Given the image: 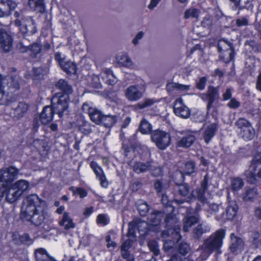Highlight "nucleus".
<instances>
[{
    "instance_id": "f257e3e1",
    "label": "nucleus",
    "mask_w": 261,
    "mask_h": 261,
    "mask_svg": "<svg viewBox=\"0 0 261 261\" xmlns=\"http://www.w3.org/2000/svg\"><path fill=\"white\" fill-rule=\"evenodd\" d=\"M47 216L46 202L37 194H31L23 201L20 218L35 226L43 223Z\"/></svg>"
},
{
    "instance_id": "f03ea898",
    "label": "nucleus",
    "mask_w": 261,
    "mask_h": 261,
    "mask_svg": "<svg viewBox=\"0 0 261 261\" xmlns=\"http://www.w3.org/2000/svg\"><path fill=\"white\" fill-rule=\"evenodd\" d=\"M225 230L223 229H219L211 234L204 241L201 246L203 252L201 257L203 259H206L212 252L218 251L223 244V240L225 237Z\"/></svg>"
},
{
    "instance_id": "7ed1b4c3",
    "label": "nucleus",
    "mask_w": 261,
    "mask_h": 261,
    "mask_svg": "<svg viewBox=\"0 0 261 261\" xmlns=\"http://www.w3.org/2000/svg\"><path fill=\"white\" fill-rule=\"evenodd\" d=\"M30 183L26 180H18L9 186V191L7 196V201L12 203L16 201L28 190Z\"/></svg>"
},
{
    "instance_id": "20e7f679",
    "label": "nucleus",
    "mask_w": 261,
    "mask_h": 261,
    "mask_svg": "<svg viewBox=\"0 0 261 261\" xmlns=\"http://www.w3.org/2000/svg\"><path fill=\"white\" fill-rule=\"evenodd\" d=\"M69 100L68 95L56 94L53 97L50 107L53 110L54 113H57L60 117H62L63 113L68 108Z\"/></svg>"
},
{
    "instance_id": "39448f33",
    "label": "nucleus",
    "mask_w": 261,
    "mask_h": 261,
    "mask_svg": "<svg viewBox=\"0 0 261 261\" xmlns=\"http://www.w3.org/2000/svg\"><path fill=\"white\" fill-rule=\"evenodd\" d=\"M152 141L161 150L165 149L171 143L169 133L161 130L153 131L151 135Z\"/></svg>"
},
{
    "instance_id": "423d86ee",
    "label": "nucleus",
    "mask_w": 261,
    "mask_h": 261,
    "mask_svg": "<svg viewBox=\"0 0 261 261\" xmlns=\"http://www.w3.org/2000/svg\"><path fill=\"white\" fill-rule=\"evenodd\" d=\"M19 174V170L13 166L3 168L0 170V182L10 186Z\"/></svg>"
},
{
    "instance_id": "0eeeda50",
    "label": "nucleus",
    "mask_w": 261,
    "mask_h": 261,
    "mask_svg": "<svg viewBox=\"0 0 261 261\" xmlns=\"http://www.w3.org/2000/svg\"><path fill=\"white\" fill-rule=\"evenodd\" d=\"M207 178L208 175L206 174L201 184V187L198 190V194L196 197L200 199L203 198L205 191L207 188ZM177 188L179 194L185 197V199L189 198L191 196L196 197V195L194 194L190 193L189 187L187 184L178 185Z\"/></svg>"
},
{
    "instance_id": "6e6552de",
    "label": "nucleus",
    "mask_w": 261,
    "mask_h": 261,
    "mask_svg": "<svg viewBox=\"0 0 261 261\" xmlns=\"http://www.w3.org/2000/svg\"><path fill=\"white\" fill-rule=\"evenodd\" d=\"M248 181L252 184L256 182V178H261V161L253 159L248 169L245 172Z\"/></svg>"
},
{
    "instance_id": "1a4fd4ad",
    "label": "nucleus",
    "mask_w": 261,
    "mask_h": 261,
    "mask_svg": "<svg viewBox=\"0 0 261 261\" xmlns=\"http://www.w3.org/2000/svg\"><path fill=\"white\" fill-rule=\"evenodd\" d=\"M218 49L226 62L232 60L235 53L231 43L224 40H220L218 43Z\"/></svg>"
},
{
    "instance_id": "9d476101",
    "label": "nucleus",
    "mask_w": 261,
    "mask_h": 261,
    "mask_svg": "<svg viewBox=\"0 0 261 261\" xmlns=\"http://www.w3.org/2000/svg\"><path fill=\"white\" fill-rule=\"evenodd\" d=\"M144 91V86H130L125 90V96L129 101H136L143 97Z\"/></svg>"
},
{
    "instance_id": "9b49d317",
    "label": "nucleus",
    "mask_w": 261,
    "mask_h": 261,
    "mask_svg": "<svg viewBox=\"0 0 261 261\" xmlns=\"http://www.w3.org/2000/svg\"><path fill=\"white\" fill-rule=\"evenodd\" d=\"M219 97V88L217 87H208L207 92L201 95V98L207 102L206 109L209 111L213 106L214 102Z\"/></svg>"
},
{
    "instance_id": "f8f14e48",
    "label": "nucleus",
    "mask_w": 261,
    "mask_h": 261,
    "mask_svg": "<svg viewBox=\"0 0 261 261\" xmlns=\"http://www.w3.org/2000/svg\"><path fill=\"white\" fill-rule=\"evenodd\" d=\"M15 24L20 26V31L24 34H34L37 31L34 20L30 17L25 18L22 22L16 20Z\"/></svg>"
},
{
    "instance_id": "ddd939ff",
    "label": "nucleus",
    "mask_w": 261,
    "mask_h": 261,
    "mask_svg": "<svg viewBox=\"0 0 261 261\" xmlns=\"http://www.w3.org/2000/svg\"><path fill=\"white\" fill-rule=\"evenodd\" d=\"M90 166L94 172L97 179L99 181L100 186L104 188H108L109 181L102 167L94 161H92Z\"/></svg>"
},
{
    "instance_id": "4468645a",
    "label": "nucleus",
    "mask_w": 261,
    "mask_h": 261,
    "mask_svg": "<svg viewBox=\"0 0 261 261\" xmlns=\"http://www.w3.org/2000/svg\"><path fill=\"white\" fill-rule=\"evenodd\" d=\"M0 44L5 52L11 51L13 47V38L9 32L4 29L0 30Z\"/></svg>"
},
{
    "instance_id": "2eb2a0df",
    "label": "nucleus",
    "mask_w": 261,
    "mask_h": 261,
    "mask_svg": "<svg viewBox=\"0 0 261 261\" xmlns=\"http://www.w3.org/2000/svg\"><path fill=\"white\" fill-rule=\"evenodd\" d=\"M82 110L85 113L88 114L91 120L96 124H100V120L103 115L95 108L92 107L88 103H84Z\"/></svg>"
},
{
    "instance_id": "dca6fc26",
    "label": "nucleus",
    "mask_w": 261,
    "mask_h": 261,
    "mask_svg": "<svg viewBox=\"0 0 261 261\" xmlns=\"http://www.w3.org/2000/svg\"><path fill=\"white\" fill-rule=\"evenodd\" d=\"M238 205L235 201H229L226 208V218L223 216H217L216 219L221 221H224L226 219L232 220L237 215L238 211Z\"/></svg>"
},
{
    "instance_id": "f3484780",
    "label": "nucleus",
    "mask_w": 261,
    "mask_h": 261,
    "mask_svg": "<svg viewBox=\"0 0 261 261\" xmlns=\"http://www.w3.org/2000/svg\"><path fill=\"white\" fill-rule=\"evenodd\" d=\"M174 112L176 115L183 118H187L190 115V110L183 103L181 98L176 100L175 102Z\"/></svg>"
},
{
    "instance_id": "a211bd4d",
    "label": "nucleus",
    "mask_w": 261,
    "mask_h": 261,
    "mask_svg": "<svg viewBox=\"0 0 261 261\" xmlns=\"http://www.w3.org/2000/svg\"><path fill=\"white\" fill-rule=\"evenodd\" d=\"M197 132L187 131L184 136L178 141L177 145L179 147H189L195 142Z\"/></svg>"
},
{
    "instance_id": "6ab92c4d",
    "label": "nucleus",
    "mask_w": 261,
    "mask_h": 261,
    "mask_svg": "<svg viewBox=\"0 0 261 261\" xmlns=\"http://www.w3.org/2000/svg\"><path fill=\"white\" fill-rule=\"evenodd\" d=\"M16 7V3L12 0H0V17L8 15L10 10Z\"/></svg>"
},
{
    "instance_id": "aec40b11",
    "label": "nucleus",
    "mask_w": 261,
    "mask_h": 261,
    "mask_svg": "<svg viewBox=\"0 0 261 261\" xmlns=\"http://www.w3.org/2000/svg\"><path fill=\"white\" fill-rule=\"evenodd\" d=\"M231 245L230 249L231 252L241 251L244 247V242L241 237L236 236L233 233L230 234Z\"/></svg>"
},
{
    "instance_id": "412c9836",
    "label": "nucleus",
    "mask_w": 261,
    "mask_h": 261,
    "mask_svg": "<svg viewBox=\"0 0 261 261\" xmlns=\"http://www.w3.org/2000/svg\"><path fill=\"white\" fill-rule=\"evenodd\" d=\"M153 163L151 161H147L145 163L140 162H136L133 166V170L137 173L146 172L151 170L154 167Z\"/></svg>"
},
{
    "instance_id": "4be33fe9",
    "label": "nucleus",
    "mask_w": 261,
    "mask_h": 261,
    "mask_svg": "<svg viewBox=\"0 0 261 261\" xmlns=\"http://www.w3.org/2000/svg\"><path fill=\"white\" fill-rule=\"evenodd\" d=\"M59 224L60 226L63 227L66 230L74 228L75 227L73 219L67 212L63 213L62 218L59 221Z\"/></svg>"
},
{
    "instance_id": "5701e85b",
    "label": "nucleus",
    "mask_w": 261,
    "mask_h": 261,
    "mask_svg": "<svg viewBox=\"0 0 261 261\" xmlns=\"http://www.w3.org/2000/svg\"><path fill=\"white\" fill-rule=\"evenodd\" d=\"M99 76L108 85H113L117 82L116 77L110 69H103Z\"/></svg>"
},
{
    "instance_id": "b1692460",
    "label": "nucleus",
    "mask_w": 261,
    "mask_h": 261,
    "mask_svg": "<svg viewBox=\"0 0 261 261\" xmlns=\"http://www.w3.org/2000/svg\"><path fill=\"white\" fill-rule=\"evenodd\" d=\"M164 213L159 211H153L149 216L148 218L149 225L157 226H158L163 218H164Z\"/></svg>"
},
{
    "instance_id": "393cba45",
    "label": "nucleus",
    "mask_w": 261,
    "mask_h": 261,
    "mask_svg": "<svg viewBox=\"0 0 261 261\" xmlns=\"http://www.w3.org/2000/svg\"><path fill=\"white\" fill-rule=\"evenodd\" d=\"M53 110L50 106L44 108L40 115V120L43 124H46L52 121L53 118Z\"/></svg>"
},
{
    "instance_id": "a878e982",
    "label": "nucleus",
    "mask_w": 261,
    "mask_h": 261,
    "mask_svg": "<svg viewBox=\"0 0 261 261\" xmlns=\"http://www.w3.org/2000/svg\"><path fill=\"white\" fill-rule=\"evenodd\" d=\"M217 129L216 124L212 123L208 125L204 130L203 138L205 143H208L214 136Z\"/></svg>"
},
{
    "instance_id": "bb28decb",
    "label": "nucleus",
    "mask_w": 261,
    "mask_h": 261,
    "mask_svg": "<svg viewBox=\"0 0 261 261\" xmlns=\"http://www.w3.org/2000/svg\"><path fill=\"white\" fill-rule=\"evenodd\" d=\"M116 60L118 64L121 66L130 67L133 65V62L127 54H119L116 57Z\"/></svg>"
},
{
    "instance_id": "cd10ccee",
    "label": "nucleus",
    "mask_w": 261,
    "mask_h": 261,
    "mask_svg": "<svg viewBox=\"0 0 261 261\" xmlns=\"http://www.w3.org/2000/svg\"><path fill=\"white\" fill-rule=\"evenodd\" d=\"M195 164L193 162H188L185 163L183 167H181V171L177 173L178 174L181 178H183V174L190 175L195 171Z\"/></svg>"
},
{
    "instance_id": "c85d7f7f",
    "label": "nucleus",
    "mask_w": 261,
    "mask_h": 261,
    "mask_svg": "<svg viewBox=\"0 0 261 261\" xmlns=\"http://www.w3.org/2000/svg\"><path fill=\"white\" fill-rule=\"evenodd\" d=\"M56 86L64 93L63 95H68L69 94L72 93L73 91L71 86L63 79H60L56 84Z\"/></svg>"
},
{
    "instance_id": "c756f323",
    "label": "nucleus",
    "mask_w": 261,
    "mask_h": 261,
    "mask_svg": "<svg viewBox=\"0 0 261 261\" xmlns=\"http://www.w3.org/2000/svg\"><path fill=\"white\" fill-rule=\"evenodd\" d=\"M210 230L211 227L208 224H200L193 229L194 237L195 238H199L203 233L208 232Z\"/></svg>"
},
{
    "instance_id": "7c9ffc66",
    "label": "nucleus",
    "mask_w": 261,
    "mask_h": 261,
    "mask_svg": "<svg viewBox=\"0 0 261 261\" xmlns=\"http://www.w3.org/2000/svg\"><path fill=\"white\" fill-rule=\"evenodd\" d=\"M165 223L167 227H176V228H174L176 234H178L180 228L179 227L178 224L175 225L176 223H178V221L177 218L173 214H169L166 216L165 218Z\"/></svg>"
},
{
    "instance_id": "2f4dec72",
    "label": "nucleus",
    "mask_w": 261,
    "mask_h": 261,
    "mask_svg": "<svg viewBox=\"0 0 261 261\" xmlns=\"http://www.w3.org/2000/svg\"><path fill=\"white\" fill-rule=\"evenodd\" d=\"M198 221V218L195 216H187L183 220L184 230L187 232L190 228Z\"/></svg>"
},
{
    "instance_id": "473e14b6",
    "label": "nucleus",
    "mask_w": 261,
    "mask_h": 261,
    "mask_svg": "<svg viewBox=\"0 0 261 261\" xmlns=\"http://www.w3.org/2000/svg\"><path fill=\"white\" fill-rule=\"evenodd\" d=\"M35 258L36 261H47L50 257L44 248H38L34 251Z\"/></svg>"
},
{
    "instance_id": "72a5a7b5",
    "label": "nucleus",
    "mask_w": 261,
    "mask_h": 261,
    "mask_svg": "<svg viewBox=\"0 0 261 261\" xmlns=\"http://www.w3.org/2000/svg\"><path fill=\"white\" fill-rule=\"evenodd\" d=\"M255 130L252 127L251 125H250L247 128L242 129L240 132V136L245 140L249 141L251 140L254 136Z\"/></svg>"
},
{
    "instance_id": "f704fd0d",
    "label": "nucleus",
    "mask_w": 261,
    "mask_h": 261,
    "mask_svg": "<svg viewBox=\"0 0 261 261\" xmlns=\"http://www.w3.org/2000/svg\"><path fill=\"white\" fill-rule=\"evenodd\" d=\"M29 5L31 9L38 12L44 11V4L43 0H28Z\"/></svg>"
},
{
    "instance_id": "c9c22d12",
    "label": "nucleus",
    "mask_w": 261,
    "mask_h": 261,
    "mask_svg": "<svg viewBox=\"0 0 261 261\" xmlns=\"http://www.w3.org/2000/svg\"><path fill=\"white\" fill-rule=\"evenodd\" d=\"M166 88L168 92H172L175 90L188 91L190 89V86L181 85L176 83H169L167 85Z\"/></svg>"
},
{
    "instance_id": "e433bc0d",
    "label": "nucleus",
    "mask_w": 261,
    "mask_h": 261,
    "mask_svg": "<svg viewBox=\"0 0 261 261\" xmlns=\"http://www.w3.org/2000/svg\"><path fill=\"white\" fill-rule=\"evenodd\" d=\"M116 117L112 115H103L100 123L107 127H111L116 122Z\"/></svg>"
},
{
    "instance_id": "4c0bfd02",
    "label": "nucleus",
    "mask_w": 261,
    "mask_h": 261,
    "mask_svg": "<svg viewBox=\"0 0 261 261\" xmlns=\"http://www.w3.org/2000/svg\"><path fill=\"white\" fill-rule=\"evenodd\" d=\"M200 14V11L196 8H191L187 9L185 12L184 18L185 19H198Z\"/></svg>"
},
{
    "instance_id": "58836bf2",
    "label": "nucleus",
    "mask_w": 261,
    "mask_h": 261,
    "mask_svg": "<svg viewBox=\"0 0 261 261\" xmlns=\"http://www.w3.org/2000/svg\"><path fill=\"white\" fill-rule=\"evenodd\" d=\"M257 194L258 192L257 188H253L249 189L245 192L243 199L245 201H251L256 197Z\"/></svg>"
},
{
    "instance_id": "ea45409f",
    "label": "nucleus",
    "mask_w": 261,
    "mask_h": 261,
    "mask_svg": "<svg viewBox=\"0 0 261 261\" xmlns=\"http://www.w3.org/2000/svg\"><path fill=\"white\" fill-rule=\"evenodd\" d=\"M63 70L67 73H74L75 72V65L71 61H66L60 66Z\"/></svg>"
},
{
    "instance_id": "a19ab883",
    "label": "nucleus",
    "mask_w": 261,
    "mask_h": 261,
    "mask_svg": "<svg viewBox=\"0 0 261 261\" xmlns=\"http://www.w3.org/2000/svg\"><path fill=\"white\" fill-rule=\"evenodd\" d=\"M244 186L243 179L239 177H236L231 180V189L234 191L240 190Z\"/></svg>"
},
{
    "instance_id": "79ce46f5",
    "label": "nucleus",
    "mask_w": 261,
    "mask_h": 261,
    "mask_svg": "<svg viewBox=\"0 0 261 261\" xmlns=\"http://www.w3.org/2000/svg\"><path fill=\"white\" fill-rule=\"evenodd\" d=\"M137 208L140 215L144 216L149 210V206L145 202L140 200L137 202Z\"/></svg>"
},
{
    "instance_id": "37998d69",
    "label": "nucleus",
    "mask_w": 261,
    "mask_h": 261,
    "mask_svg": "<svg viewBox=\"0 0 261 261\" xmlns=\"http://www.w3.org/2000/svg\"><path fill=\"white\" fill-rule=\"evenodd\" d=\"M28 110V105L24 102H20L15 109V112L18 117H21L25 112H27Z\"/></svg>"
},
{
    "instance_id": "c03bdc74",
    "label": "nucleus",
    "mask_w": 261,
    "mask_h": 261,
    "mask_svg": "<svg viewBox=\"0 0 261 261\" xmlns=\"http://www.w3.org/2000/svg\"><path fill=\"white\" fill-rule=\"evenodd\" d=\"M139 129L142 134H147L150 133L151 127L147 121L143 119L140 123Z\"/></svg>"
},
{
    "instance_id": "a18cd8bd",
    "label": "nucleus",
    "mask_w": 261,
    "mask_h": 261,
    "mask_svg": "<svg viewBox=\"0 0 261 261\" xmlns=\"http://www.w3.org/2000/svg\"><path fill=\"white\" fill-rule=\"evenodd\" d=\"M133 244V240L131 239H128L125 241L121 245L120 247L121 253H124L129 252V250L132 247Z\"/></svg>"
},
{
    "instance_id": "49530a36",
    "label": "nucleus",
    "mask_w": 261,
    "mask_h": 261,
    "mask_svg": "<svg viewBox=\"0 0 261 261\" xmlns=\"http://www.w3.org/2000/svg\"><path fill=\"white\" fill-rule=\"evenodd\" d=\"M235 125L242 131L251 125V123L246 119L240 118L236 122Z\"/></svg>"
},
{
    "instance_id": "de8ad7c7",
    "label": "nucleus",
    "mask_w": 261,
    "mask_h": 261,
    "mask_svg": "<svg viewBox=\"0 0 261 261\" xmlns=\"http://www.w3.org/2000/svg\"><path fill=\"white\" fill-rule=\"evenodd\" d=\"M9 186L0 182V201L3 200L4 197L7 201V196L9 191Z\"/></svg>"
},
{
    "instance_id": "09e8293b",
    "label": "nucleus",
    "mask_w": 261,
    "mask_h": 261,
    "mask_svg": "<svg viewBox=\"0 0 261 261\" xmlns=\"http://www.w3.org/2000/svg\"><path fill=\"white\" fill-rule=\"evenodd\" d=\"M148 246L154 255L157 256L160 253V249L158 243L155 241H150L148 243Z\"/></svg>"
},
{
    "instance_id": "8fccbe9b",
    "label": "nucleus",
    "mask_w": 261,
    "mask_h": 261,
    "mask_svg": "<svg viewBox=\"0 0 261 261\" xmlns=\"http://www.w3.org/2000/svg\"><path fill=\"white\" fill-rule=\"evenodd\" d=\"M135 228H136V223L134 221H132L128 224V229L127 232L128 239H134L135 238Z\"/></svg>"
},
{
    "instance_id": "3c124183",
    "label": "nucleus",
    "mask_w": 261,
    "mask_h": 261,
    "mask_svg": "<svg viewBox=\"0 0 261 261\" xmlns=\"http://www.w3.org/2000/svg\"><path fill=\"white\" fill-rule=\"evenodd\" d=\"M155 103L153 99L147 98L144 99L143 101L139 103L138 106L139 108L142 109L152 106Z\"/></svg>"
},
{
    "instance_id": "603ef678",
    "label": "nucleus",
    "mask_w": 261,
    "mask_h": 261,
    "mask_svg": "<svg viewBox=\"0 0 261 261\" xmlns=\"http://www.w3.org/2000/svg\"><path fill=\"white\" fill-rule=\"evenodd\" d=\"M189 245L186 243H181L178 247L179 253L183 256L186 255L190 251Z\"/></svg>"
},
{
    "instance_id": "864d4df0",
    "label": "nucleus",
    "mask_w": 261,
    "mask_h": 261,
    "mask_svg": "<svg viewBox=\"0 0 261 261\" xmlns=\"http://www.w3.org/2000/svg\"><path fill=\"white\" fill-rule=\"evenodd\" d=\"M149 224L145 221H140L138 224V231L142 234L145 233L148 230V225Z\"/></svg>"
},
{
    "instance_id": "5fc2aeb1",
    "label": "nucleus",
    "mask_w": 261,
    "mask_h": 261,
    "mask_svg": "<svg viewBox=\"0 0 261 261\" xmlns=\"http://www.w3.org/2000/svg\"><path fill=\"white\" fill-rule=\"evenodd\" d=\"M96 222L98 224L106 225L109 222V219L105 214H99L97 216Z\"/></svg>"
},
{
    "instance_id": "6e6d98bb",
    "label": "nucleus",
    "mask_w": 261,
    "mask_h": 261,
    "mask_svg": "<svg viewBox=\"0 0 261 261\" xmlns=\"http://www.w3.org/2000/svg\"><path fill=\"white\" fill-rule=\"evenodd\" d=\"M30 50L31 51L33 56H36L41 51V45L38 43L33 44L30 46Z\"/></svg>"
},
{
    "instance_id": "4d7b16f0",
    "label": "nucleus",
    "mask_w": 261,
    "mask_h": 261,
    "mask_svg": "<svg viewBox=\"0 0 261 261\" xmlns=\"http://www.w3.org/2000/svg\"><path fill=\"white\" fill-rule=\"evenodd\" d=\"M213 24V20L210 16L205 17L201 22V25L206 28L210 29Z\"/></svg>"
},
{
    "instance_id": "13d9d810",
    "label": "nucleus",
    "mask_w": 261,
    "mask_h": 261,
    "mask_svg": "<svg viewBox=\"0 0 261 261\" xmlns=\"http://www.w3.org/2000/svg\"><path fill=\"white\" fill-rule=\"evenodd\" d=\"M236 24L238 27L246 26L248 24V17H241L236 20Z\"/></svg>"
},
{
    "instance_id": "bf43d9fd",
    "label": "nucleus",
    "mask_w": 261,
    "mask_h": 261,
    "mask_svg": "<svg viewBox=\"0 0 261 261\" xmlns=\"http://www.w3.org/2000/svg\"><path fill=\"white\" fill-rule=\"evenodd\" d=\"M144 35V33L142 31L138 32L135 38L132 40V43L135 45H137L139 43V40L142 39Z\"/></svg>"
},
{
    "instance_id": "052dcab7",
    "label": "nucleus",
    "mask_w": 261,
    "mask_h": 261,
    "mask_svg": "<svg viewBox=\"0 0 261 261\" xmlns=\"http://www.w3.org/2000/svg\"><path fill=\"white\" fill-rule=\"evenodd\" d=\"M206 81L207 79L205 77H202L200 78L199 81L197 83V88L199 90L204 89Z\"/></svg>"
},
{
    "instance_id": "680f3d73",
    "label": "nucleus",
    "mask_w": 261,
    "mask_h": 261,
    "mask_svg": "<svg viewBox=\"0 0 261 261\" xmlns=\"http://www.w3.org/2000/svg\"><path fill=\"white\" fill-rule=\"evenodd\" d=\"M232 89L231 88H228L225 90L222 95L224 100H227L230 99L232 96Z\"/></svg>"
},
{
    "instance_id": "e2e57ef3",
    "label": "nucleus",
    "mask_w": 261,
    "mask_h": 261,
    "mask_svg": "<svg viewBox=\"0 0 261 261\" xmlns=\"http://www.w3.org/2000/svg\"><path fill=\"white\" fill-rule=\"evenodd\" d=\"M121 255L122 258L125 259L126 261H135L134 256L130 252L121 253Z\"/></svg>"
},
{
    "instance_id": "0e129e2a",
    "label": "nucleus",
    "mask_w": 261,
    "mask_h": 261,
    "mask_svg": "<svg viewBox=\"0 0 261 261\" xmlns=\"http://www.w3.org/2000/svg\"><path fill=\"white\" fill-rule=\"evenodd\" d=\"M46 73V71L43 70L42 67L34 68L33 69V73L35 76H39L43 75Z\"/></svg>"
},
{
    "instance_id": "69168bd1",
    "label": "nucleus",
    "mask_w": 261,
    "mask_h": 261,
    "mask_svg": "<svg viewBox=\"0 0 261 261\" xmlns=\"http://www.w3.org/2000/svg\"><path fill=\"white\" fill-rule=\"evenodd\" d=\"M227 105L230 108L236 109L240 106V102L235 98H231Z\"/></svg>"
},
{
    "instance_id": "338daca9",
    "label": "nucleus",
    "mask_w": 261,
    "mask_h": 261,
    "mask_svg": "<svg viewBox=\"0 0 261 261\" xmlns=\"http://www.w3.org/2000/svg\"><path fill=\"white\" fill-rule=\"evenodd\" d=\"M219 205L216 203H212L209 205V208L208 211L212 213H215L218 211Z\"/></svg>"
},
{
    "instance_id": "774afa93",
    "label": "nucleus",
    "mask_w": 261,
    "mask_h": 261,
    "mask_svg": "<svg viewBox=\"0 0 261 261\" xmlns=\"http://www.w3.org/2000/svg\"><path fill=\"white\" fill-rule=\"evenodd\" d=\"M192 261L190 258H185L184 260H182V259L181 257H179L178 256V254L174 255H173L171 258L167 261Z\"/></svg>"
}]
</instances>
